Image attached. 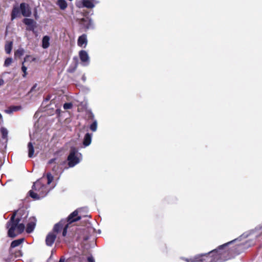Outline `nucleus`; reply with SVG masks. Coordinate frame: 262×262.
I'll return each mask as SVG.
<instances>
[{"instance_id":"nucleus-1","label":"nucleus","mask_w":262,"mask_h":262,"mask_svg":"<svg viewBox=\"0 0 262 262\" xmlns=\"http://www.w3.org/2000/svg\"><path fill=\"white\" fill-rule=\"evenodd\" d=\"M232 242H228L218 247L208 253L201 254L190 258H184L186 262H222L228 259L229 251L226 249L227 245Z\"/></svg>"},{"instance_id":"nucleus-2","label":"nucleus","mask_w":262,"mask_h":262,"mask_svg":"<svg viewBox=\"0 0 262 262\" xmlns=\"http://www.w3.org/2000/svg\"><path fill=\"white\" fill-rule=\"evenodd\" d=\"M20 213H18V211H15L7 222L6 227L8 229L7 234L10 237L14 238L22 233L25 229V224L20 223L21 217L18 215Z\"/></svg>"},{"instance_id":"nucleus-3","label":"nucleus","mask_w":262,"mask_h":262,"mask_svg":"<svg viewBox=\"0 0 262 262\" xmlns=\"http://www.w3.org/2000/svg\"><path fill=\"white\" fill-rule=\"evenodd\" d=\"M48 192V188L45 184L37 181L32 186V190L29 191L30 197L34 200H39L45 196Z\"/></svg>"},{"instance_id":"nucleus-4","label":"nucleus","mask_w":262,"mask_h":262,"mask_svg":"<svg viewBox=\"0 0 262 262\" xmlns=\"http://www.w3.org/2000/svg\"><path fill=\"white\" fill-rule=\"evenodd\" d=\"M68 227L69 224H67L65 220H61L54 225L52 232L56 234L62 231V235L64 237L67 235Z\"/></svg>"},{"instance_id":"nucleus-5","label":"nucleus","mask_w":262,"mask_h":262,"mask_svg":"<svg viewBox=\"0 0 262 262\" xmlns=\"http://www.w3.org/2000/svg\"><path fill=\"white\" fill-rule=\"evenodd\" d=\"M76 152L77 151L75 148L72 149L70 151L67 159L69 167H74L79 162L78 158L76 156Z\"/></svg>"},{"instance_id":"nucleus-6","label":"nucleus","mask_w":262,"mask_h":262,"mask_svg":"<svg viewBox=\"0 0 262 262\" xmlns=\"http://www.w3.org/2000/svg\"><path fill=\"white\" fill-rule=\"evenodd\" d=\"M79 24L80 29L86 31L90 28L92 25V20L89 17L82 18L79 20Z\"/></svg>"},{"instance_id":"nucleus-7","label":"nucleus","mask_w":262,"mask_h":262,"mask_svg":"<svg viewBox=\"0 0 262 262\" xmlns=\"http://www.w3.org/2000/svg\"><path fill=\"white\" fill-rule=\"evenodd\" d=\"M81 217L78 215V212L77 210L74 211L72 213H71L67 217L66 221L67 224H72L75 222L79 221L81 220Z\"/></svg>"},{"instance_id":"nucleus-8","label":"nucleus","mask_w":262,"mask_h":262,"mask_svg":"<svg viewBox=\"0 0 262 262\" xmlns=\"http://www.w3.org/2000/svg\"><path fill=\"white\" fill-rule=\"evenodd\" d=\"M20 9L21 14L25 17H29L31 14V11L29 5L25 3L20 4Z\"/></svg>"},{"instance_id":"nucleus-9","label":"nucleus","mask_w":262,"mask_h":262,"mask_svg":"<svg viewBox=\"0 0 262 262\" xmlns=\"http://www.w3.org/2000/svg\"><path fill=\"white\" fill-rule=\"evenodd\" d=\"M36 219L34 217H31L29 219V223L27 224L26 231L27 233L32 232L35 227Z\"/></svg>"},{"instance_id":"nucleus-10","label":"nucleus","mask_w":262,"mask_h":262,"mask_svg":"<svg viewBox=\"0 0 262 262\" xmlns=\"http://www.w3.org/2000/svg\"><path fill=\"white\" fill-rule=\"evenodd\" d=\"M56 238V234L53 232H50L46 236V244L48 246H52Z\"/></svg>"},{"instance_id":"nucleus-11","label":"nucleus","mask_w":262,"mask_h":262,"mask_svg":"<svg viewBox=\"0 0 262 262\" xmlns=\"http://www.w3.org/2000/svg\"><path fill=\"white\" fill-rule=\"evenodd\" d=\"M79 56L81 62L84 63V65H87L89 62V56L88 53L85 50H81L79 52Z\"/></svg>"},{"instance_id":"nucleus-12","label":"nucleus","mask_w":262,"mask_h":262,"mask_svg":"<svg viewBox=\"0 0 262 262\" xmlns=\"http://www.w3.org/2000/svg\"><path fill=\"white\" fill-rule=\"evenodd\" d=\"M96 1L95 0H82V4L83 7L89 9H92L94 7L95 3Z\"/></svg>"},{"instance_id":"nucleus-13","label":"nucleus","mask_w":262,"mask_h":262,"mask_svg":"<svg viewBox=\"0 0 262 262\" xmlns=\"http://www.w3.org/2000/svg\"><path fill=\"white\" fill-rule=\"evenodd\" d=\"M88 40L86 38V35L85 34H82L80 36L77 40V44L80 47H82L84 45V47H85L87 44Z\"/></svg>"},{"instance_id":"nucleus-14","label":"nucleus","mask_w":262,"mask_h":262,"mask_svg":"<svg viewBox=\"0 0 262 262\" xmlns=\"http://www.w3.org/2000/svg\"><path fill=\"white\" fill-rule=\"evenodd\" d=\"M20 10V8H18V6H15L13 7L11 14V20H13L19 15Z\"/></svg>"},{"instance_id":"nucleus-15","label":"nucleus","mask_w":262,"mask_h":262,"mask_svg":"<svg viewBox=\"0 0 262 262\" xmlns=\"http://www.w3.org/2000/svg\"><path fill=\"white\" fill-rule=\"evenodd\" d=\"M21 109V106L20 105L17 106H10L7 110L5 111V113L7 114H12L14 112H16L20 110Z\"/></svg>"},{"instance_id":"nucleus-16","label":"nucleus","mask_w":262,"mask_h":262,"mask_svg":"<svg viewBox=\"0 0 262 262\" xmlns=\"http://www.w3.org/2000/svg\"><path fill=\"white\" fill-rule=\"evenodd\" d=\"M92 141V135L89 133H86L84 137L83 144L85 146H89Z\"/></svg>"},{"instance_id":"nucleus-17","label":"nucleus","mask_w":262,"mask_h":262,"mask_svg":"<svg viewBox=\"0 0 262 262\" xmlns=\"http://www.w3.org/2000/svg\"><path fill=\"white\" fill-rule=\"evenodd\" d=\"M31 57V56L30 55H26L24 58V61L22 63L21 70H22L23 72L24 73V74L23 75V76L24 77H26L27 76V68L25 66H24V62L28 61V59Z\"/></svg>"},{"instance_id":"nucleus-18","label":"nucleus","mask_w":262,"mask_h":262,"mask_svg":"<svg viewBox=\"0 0 262 262\" xmlns=\"http://www.w3.org/2000/svg\"><path fill=\"white\" fill-rule=\"evenodd\" d=\"M50 37L48 36H43L42 40V47L43 49L48 48L50 46Z\"/></svg>"},{"instance_id":"nucleus-19","label":"nucleus","mask_w":262,"mask_h":262,"mask_svg":"<svg viewBox=\"0 0 262 262\" xmlns=\"http://www.w3.org/2000/svg\"><path fill=\"white\" fill-rule=\"evenodd\" d=\"M56 4L61 10H65L68 6V4L66 0H58Z\"/></svg>"},{"instance_id":"nucleus-20","label":"nucleus","mask_w":262,"mask_h":262,"mask_svg":"<svg viewBox=\"0 0 262 262\" xmlns=\"http://www.w3.org/2000/svg\"><path fill=\"white\" fill-rule=\"evenodd\" d=\"M13 47V42L12 41H7L5 46V51L7 54H10L11 52Z\"/></svg>"},{"instance_id":"nucleus-21","label":"nucleus","mask_w":262,"mask_h":262,"mask_svg":"<svg viewBox=\"0 0 262 262\" xmlns=\"http://www.w3.org/2000/svg\"><path fill=\"white\" fill-rule=\"evenodd\" d=\"M28 157L29 158H32L33 156L34 152V149L33 145L31 142H29L28 144Z\"/></svg>"},{"instance_id":"nucleus-22","label":"nucleus","mask_w":262,"mask_h":262,"mask_svg":"<svg viewBox=\"0 0 262 262\" xmlns=\"http://www.w3.org/2000/svg\"><path fill=\"white\" fill-rule=\"evenodd\" d=\"M23 241V239H18L12 241L10 245L11 248H13L18 246Z\"/></svg>"},{"instance_id":"nucleus-23","label":"nucleus","mask_w":262,"mask_h":262,"mask_svg":"<svg viewBox=\"0 0 262 262\" xmlns=\"http://www.w3.org/2000/svg\"><path fill=\"white\" fill-rule=\"evenodd\" d=\"M1 133L2 134V137L3 139H7L8 138V130L7 129L4 127H2L1 128Z\"/></svg>"},{"instance_id":"nucleus-24","label":"nucleus","mask_w":262,"mask_h":262,"mask_svg":"<svg viewBox=\"0 0 262 262\" xmlns=\"http://www.w3.org/2000/svg\"><path fill=\"white\" fill-rule=\"evenodd\" d=\"M23 23L28 26H31L33 24H36V22L33 19L27 18L24 19Z\"/></svg>"},{"instance_id":"nucleus-25","label":"nucleus","mask_w":262,"mask_h":262,"mask_svg":"<svg viewBox=\"0 0 262 262\" xmlns=\"http://www.w3.org/2000/svg\"><path fill=\"white\" fill-rule=\"evenodd\" d=\"M24 53V50L23 49H19L17 50L15 53L14 55L15 57H19L23 56Z\"/></svg>"},{"instance_id":"nucleus-26","label":"nucleus","mask_w":262,"mask_h":262,"mask_svg":"<svg viewBox=\"0 0 262 262\" xmlns=\"http://www.w3.org/2000/svg\"><path fill=\"white\" fill-rule=\"evenodd\" d=\"M90 129L93 132H95L97 128V122L96 120H94L92 124L90 125Z\"/></svg>"},{"instance_id":"nucleus-27","label":"nucleus","mask_w":262,"mask_h":262,"mask_svg":"<svg viewBox=\"0 0 262 262\" xmlns=\"http://www.w3.org/2000/svg\"><path fill=\"white\" fill-rule=\"evenodd\" d=\"M47 178L48 180V184H50L53 180V176L50 172L47 174Z\"/></svg>"},{"instance_id":"nucleus-28","label":"nucleus","mask_w":262,"mask_h":262,"mask_svg":"<svg viewBox=\"0 0 262 262\" xmlns=\"http://www.w3.org/2000/svg\"><path fill=\"white\" fill-rule=\"evenodd\" d=\"M86 116L88 119L94 120V115L91 111H88L86 113Z\"/></svg>"},{"instance_id":"nucleus-29","label":"nucleus","mask_w":262,"mask_h":262,"mask_svg":"<svg viewBox=\"0 0 262 262\" xmlns=\"http://www.w3.org/2000/svg\"><path fill=\"white\" fill-rule=\"evenodd\" d=\"M12 59L11 58H7L5 61L4 64L5 66L8 67L12 63Z\"/></svg>"},{"instance_id":"nucleus-30","label":"nucleus","mask_w":262,"mask_h":262,"mask_svg":"<svg viewBox=\"0 0 262 262\" xmlns=\"http://www.w3.org/2000/svg\"><path fill=\"white\" fill-rule=\"evenodd\" d=\"M72 107V104L71 103H65L63 104V108L64 110L70 109Z\"/></svg>"},{"instance_id":"nucleus-31","label":"nucleus","mask_w":262,"mask_h":262,"mask_svg":"<svg viewBox=\"0 0 262 262\" xmlns=\"http://www.w3.org/2000/svg\"><path fill=\"white\" fill-rule=\"evenodd\" d=\"M36 24H33L31 26H28L27 28V30L28 31H34L35 28L36 27Z\"/></svg>"},{"instance_id":"nucleus-32","label":"nucleus","mask_w":262,"mask_h":262,"mask_svg":"<svg viewBox=\"0 0 262 262\" xmlns=\"http://www.w3.org/2000/svg\"><path fill=\"white\" fill-rule=\"evenodd\" d=\"M88 262H95L94 259L92 256H89L88 257Z\"/></svg>"},{"instance_id":"nucleus-33","label":"nucleus","mask_w":262,"mask_h":262,"mask_svg":"<svg viewBox=\"0 0 262 262\" xmlns=\"http://www.w3.org/2000/svg\"><path fill=\"white\" fill-rule=\"evenodd\" d=\"M56 159L55 158H53V159H50L49 161H48V164H51L52 163H53V162H54V161H55Z\"/></svg>"},{"instance_id":"nucleus-34","label":"nucleus","mask_w":262,"mask_h":262,"mask_svg":"<svg viewBox=\"0 0 262 262\" xmlns=\"http://www.w3.org/2000/svg\"><path fill=\"white\" fill-rule=\"evenodd\" d=\"M37 86V84H34L32 87V88L31 89L30 91V92H32L33 91H34L35 88Z\"/></svg>"},{"instance_id":"nucleus-35","label":"nucleus","mask_w":262,"mask_h":262,"mask_svg":"<svg viewBox=\"0 0 262 262\" xmlns=\"http://www.w3.org/2000/svg\"><path fill=\"white\" fill-rule=\"evenodd\" d=\"M58 169V166L55 165L54 166V167L52 169L53 171H56Z\"/></svg>"},{"instance_id":"nucleus-36","label":"nucleus","mask_w":262,"mask_h":262,"mask_svg":"<svg viewBox=\"0 0 262 262\" xmlns=\"http://www.w3.org/2000/svg\"><path fill=\"white\" fill-rule=\"evenodd\" d=\"M4 84V81L3 79H0V86Z\"/></svg>"},{"instance_id":"nucleus-37","label":"nucleus","mask_w":262,"mask_h":262,"mask_svg":"<svg viewBox=\"0 0 262 262\" xmlns=\"http://www.w3.org/2000/svg\"><path fill=\"white\" fill-rule=\"evenodd\" d=\"M50 97H50V95H48V96H47V97H46V98H45V101H49V100L50 99Z\"/></svg>"},{"instance_id":"nucleus-38","label":"nucleus","mask_w":262,"mask_h":262,"mask_svg":"<svg viewBox=\"0 0 262 262\" xmlns=\"http://www.w3.org/2000/svg\"><path fill=\"white\" fill-rule=\"evenodd\" d=\"M65 261V259L63 257H61L59 261L58 262H64Z\"/></svg>"},{"instance_id":"nucleus-39","label":"nucleus","mask_w":262,"mask_h":262,"mask_svg":"<svg viewBox=\"0 0 262 262\" xmlns=\"http://www.w3.org/2000/svg\"><path fill=\"white\" fill-rule=\"evenodd\" d=\"M3 118L2 117V115H1V114L0 113V120L2 119Z\"/></svg>"},{"instance_id":"nucleus-40","label":"nucleus","mask_w":262,"mask_h":262,"mask_svg":"<svg viewBox=\"0 0 262 262\" xmlns=\"http://www.w3.org/2000/svg\"><path fill=\"white\" fill-rule=\"evenodd\" d=\"M35 60H36V59L35 58H32V61H35Z\"/></svg>"},{"instance_id":"nucleus-41","label":"nucleus","mask_w":262,"mask_h":262,"mask_svg":"<svg viewBox=\"0 0 262 262\" xmlns=\"http://www.w3.org/2000/svg\"><path fill=\"white\" fill-rule=\"evenodd\" d=\"M74 59H77L76 57H74Z\"/></svg>"}]
</instances>
